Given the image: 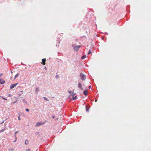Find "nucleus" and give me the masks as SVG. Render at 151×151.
I'll return each instance as SVG.
<instances>
[{
	"label": "nucleus",
	"instance_id": "obj_1",
	"mask_svg": "<svg viewBox=\"0 0 151 151\" xmlns=\"http://www.w3.org/2000/svg\"><path fill=\"white\" fill-rule=\"evenodd\" d=\"M80 47V46L79 45H76L73 47V49L74 50L76 51H78L79 50V49Z\"/></svg>",
	"mask_w": 151,
	"mask_h": 151
},
{
	"label": "nucleus",
	"instance_id": "obj_2",
	"mask_svg": "<svg viewBox=\"0 0 151 151\" xmlns=\"http://www.w3.org/2000/svg\"><path fill=\"white\" fill-rule=\"evenodd\" d=\"M80 76L82 80H84L86 79V76L84 74L81 73L80 74Z\"/></svg>",
	"mask_w": 151,
	"mask_h": 151
},
{
	"label": "nucleus",
	"instance_id": "obj_3",
	"mask_svg": "<svg viewBox=\"0 0 151 151\" xmlns=\"http://www.w3.org/2000/svg\"><path fill=\"white\" fill-rule=\"evenodd\" d=\"M44 124V123H41V122H37V123L35 125L36 127H38L42 125L43 124Z\"/></svg>",
	"mask_w": 151,
	"mask_h": 151
},
{
	"label": "nucleus",
	"instance_id": "obj_4",
	"mask_svg": "<svg viewBox=\"0 0 151 151\" xmlns=\"http://www.w3.org/2000/svg\"><path fill=\"white\" fill-rule=\"evenodd\" d=\"M18 84V83H16L15 84H12L10 86V88L11 89H12L15 87Z\"/></svg>",
	"mask_w": 151,
	"mask_h": 151
},
{
	"label": "nucleus",
	"instance_id": "obj_5",
	"mask_svg": "<svg viewBox=\"0 0 151 151\" xmlns=\"http://www.w3.org/2000/svg\"><path fill=\"white\" fill-rule=\"evenodd\" d=\"M42 63L43 65H45V62H46V59L45 58H44L42 59Z\"/></svg>",
	"mask_w": 151,
	"mask_h": 151
},
{
	"label": "nucleus",
	"instance_id": "obj_6",
	"mask_svg": "<svg viewBox=\"0 0 151 151\" xmlns=\"http://www.w3.org/2000/svg\"><path fill=\"white\" fill-rule=\"evenodd\" d=\"M5 81L2 79L1 78L0 79V84H2L4 83H5Z\"/></svg>",
	"mask_w": 151,
	"mask_h": 151
},
{
	"label": "nucleus",
	"instance_id": "obj_7",
	"mask_svg": "<svg viewBox=\"0 0 151 151\" xmlns=\"http://www.w3.org/2000/svg\"><path fill=\"white\" fill-rule=\"evenodd\" d=\"M88 93V91L87 90H85L84 91L83 93L84 95L85 96H86L87 95Z\"/></svg>",
	"mask_w": 151,
	"mask_h": 151
},
{
	"label": "nucleus",
	"instance_id": "obj_8",
	"mask_svg": "<svg viewBox=\"0 0 151 151\" xmlns=\"http://www.w3.org/2000/svg\"><path fill=\"white\" fill-rule=\"evenodd\" d=\"M78 87L80 89H82V85L80 83H78Z\"/></svg>",
	"mask_w": 151,
	"mask_h": 151
},
{
	"label": "nucleus",
	"instance_id": "obj_9",
	"mask_svg": "<svg viewBox=\"0 0 151 151\" xmlns=\"http://www.w3.org/2000/svg\"><path fill=\"white\" fill-rule=\"evenodd\" d=\"M29 143V141L28 140H26L25 141V145H27Z\"/></svg>",
	"mask_w": 151,
	"mask_h": 151
},
{
	"label": "nucleus",
	"instance_id": "obj_10",
	"mask_svg": "<svg viewBox=\"0 0 151 151\" xmlns=\"http://www.w3.org/2000/svg\"><path fill=\"white\" fill-rule=\"evenodd\" d=\"M19 73H17L16 75L14 77V79L15 80L19 76Z\"/></svg>",
	"mask_w": 151,
	"mask_h": 151
},
{
	"label": "nucleus",
	"instance_id": "obj_11",
	"mask_svg": "<svg viewBox=\"0 0 151 151\" xmlns=\"http://www.w3.org/2000/svg\"><path fill=\"white\" fill-rule=\"evenodd\" d=\"M35 91L37 93L38 91H39V89L38 88H37L35 89Z\"/></svg>",
	"mask_w": 151,
	"mask_h": 151
},
{
	"label": "nucleus",
	"instance_id": "obj_12",
	"mask_svg": "<svg viewBox=\"0 0 151 151\" xmlns=\"http://www.w3.org/2000/svg\"><path fill=\"white\" fill-rule=\"evenodd\" d=\"M86 57V55H84L82 57V59H84Z\"/></svg>",
	"mask_w": 151,
	"mask_h": 151
},
{
	"label": "nucleus",
	"instance_id": "obj_13",
	"mask_svg": "<svg viewBox=\"0 0 151 151\" xmlns=\"http://www.w3.org/2000/svg\"><path fill=\"white\" fill-rule=\"evenodd\" d=\"M43 98L45 100L47 101H49V99L46 97H43Z\"/></svg>",
	"mask_w": 151,
	"mask_h": 151
},
{
	"label": "nucleus",
	"instance_id": "obj_14",
	"mask_svg": "<svg viewBox=\"0 0 151 151\" xmlns=\"http://www.w3.org/2000/svg\"><path fill=\"white\" fill-rule=\"evenodd\" d=\"M76 96H75L74 97V96H73V100H75L76 99Z\"/></svg>",
	"mask_w": 151,
	"mask_h": 151
},
{
	"label": "nucleus",
	"instance_id": "obj_15",
	"mask_svg": "<svg viewBox=\"0 0 151 151\" xmlns=\"http://www.w3.org/2000/svg\"><path fill=\"white\" fill-rule=\"evenodd\" d=\"M92 52H91V50H89V52H88V54H90Z\"/></svg>",
	"mask_w": 151,
	"mask_h": 151
},
{
	"label": "nucleus",
	"instance_id": "obj_16",
	"mask_svg": "<svg viewBox=\"0 0 151 151\" xmlns=\"http://www.w3.org/2000/svg\"><path fill=\"white\" fill-rule=\"evenodd\" d=\"M86 111H88V109L87 108L86 106Z\"/></svg>",
	"mask_w": 151,
	"mask_h": 151
},
{
	"label": "nucleus",
	"instance_id": "obj_17",
	"mask_svg": "<svg viewBox=\"0 0 151 151\" xmlns=\"http://www.w3.org/2000/svg\"><path fill=\"white\" fill-rule=\"evenodd\" d=\"M26 111L27 112H29V110L28 109H25Z\"/></svg>",
	"mask_w": 151,
	"mask_h": 151
},
{
	"label": "nucleus",
	"instance_id": "obj_18",
	"mask_svg": "<svg viewBox=\"0 0 151 151\" xmlns=\"http://www.w3.org/2000/svg\"><path fill=\"white\" fill-rule=\"evenodd\" d=\"M2 97V98L4 100H7V99H5V98H4V97Z\"/></svg>",
	"mask_w": 151,
	"mask_h": 151
},
{
	"label": "nucleus",
	"instance_id": "obj_19",
	"mask_svg": "<svg viewBox=\"0 0 151 151\" xmlns=\"http://www.w3.org/2000/svg\"><path fill=\"white\" fill-rule=\"evenodd\" d=\"M68 92L70 93H72V92L71 91H68Z\"/></svg>",
	"mask_w": 151,
	"mask_h": 151
},
{
	"label": "nucleus",
	"instance_id": "obj_20",
	"mask_svg": "<svg viewBox=\"0 0 151 151\" xmlns=\"http://www.w3.org/2000/svg\"><path fill=\"white\" fill-rule=\"evenodd\" d=\"M18 119L19 120H20V116L18 117Z\"/></svg>",
	"mask_w": 151,
	"mask_h": 151
},
{
	"label": "nucleus",
	"instance_id": "obj_21",
	"mask_svg": "<svg viewBox=\"0 0 151 151\" xmlns=\"http://www.w3.org/2000/svg\"><path fill=\"white\" fill-rule=\"evenodd\" d=\"M72 95L73 96H74L75 95V93H74V92H73L72 93Z\"/></svg>",
	"mask_w": 151,
	"mask_h": 151
},
{
	"label": "nucleus",
	"instance_id": "obj_22",
	"mask_svg": "<svg viewBox=\"0 0 151 151\" xmlns=\"http://www.w3.org/2000/svg\"><path fill=\"white\" fill-rule=\"evenodd\" d=\"M91 88V86H89L88 87V88H89V89H90Z\"/></svg>",
	"mask_w": 151,
	"mask_h": 151
},
{
	"label": "nucleus",
	"instance_id": "obj_23",
	"mask_svg": "<svg viewBox=\"0 0 151 151\" xmlns=\"http://www.w3.org/2000/svg\"><path fill=\"white\" fill-rule=\"evenodd\" d=\"M18 133V132H15V134H17V133Z\"/></svg>",
	"mask_w": 151,
	"mask_h": 151
},
{
	"label": "nucleus",
	"instance_id": "obj_24",
	"mask_svg": "<svg viewBox=\"0 0 151 151\" xmlns=\"http://www.w3.org/2000/svg\"><path fill=\"white\" fill-rule=\"evenodd\" d=\"M52 118H53V119H54L55 117L54 116H52Z\"/></svg>",
	"mask_w": 151,
	"mask_h": 151
},
{
	"label": "nucleus",
	"instance_id": "obj_25",
	"mask_svg": "<svg viewBox=\"0 0 151 151\" xmlns=\"http://www.w3.org/2000/svg\"><path fill=\"white\" fill-rule=\"evenodd\" d=\"M97 99H95V102H97Z\"/></svg>",
	"mask_w": 151,
	"mask_h": 151
},
{
	"label": "nucleus",
	"instance_id": "obj_26",
	"mask_svg": "<svg viewBox=\"0 0 151 151\" xmlns=\"http://www.w3.org/2000/svg\"><path fill=\"white\" fill-rule=\"evenodd\" d=\"M2 75V74H0V77H1V76Z\"/></svg>",
	"mask_w": 151,
	"mask_h": 151
},
{
	"label": "nucleus",
	"instance_id": "obj_27",
	"mask_svg": "<svg viewBox=\"0 0 151 151\" xmlns=\"http://www.w3.org/2000/svg\"><path fill=\"white\" fill-rule=\"evenodd\" d=\"M27 150H28L29 151H30V150L29 149H28Z\"/></svg>",
	"mask_w": 151,
	"mask_h": 151
},
{
	"label": "nucleus",
	"instance_id": "obj_28",
	"mask_svg": "<svg viewBox=\"0 0 151 151\" xmlns=\"http://www.w3.org/2000/svg\"><path fill=\"white\" fill-rule=\"evenodd\" d=\"M45 69H46V68H45Z\"/></svg>",
	"mask_w": 151,
	"mask_h": 151
},
{
	"label": "nucleus",
	"instance_id": "obj_29",
	"mask_svg": "<svg viewBox=\"0 0 151 151\" xmlns=\"http://www.w3.org/2000/svg\"><path fill=\"white\" fill-rule=\"evenodd\" d=\"M15 140H14V142H15Z\"/></svg>",
	"mask_w": 151,
	"mask_h": 151
},
{
	"label": "nucleus",
	"instance_id": "obj_30",
	"mask_svg": "<svg viewBox=\"0 0 151 151\" xmlns=\"http://www.w3.org/2000/svg\"><path fill=\"white\" fill-rule=\"evenodd\" d=\"M15 140H14V142H15Z\"/></svg>",
	"mask_w": 151,
	"mask_h": 151
}]
</instances>
